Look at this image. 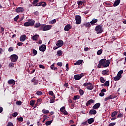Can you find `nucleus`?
<instances>
[{
  "label": "nucleus",
  "instance_id": "obj_1",
  "mask_svg": "<svg viewBox=\"0 0 126 126\" xmlns=\"http://www.w3.org/2000/svg\"><path fill=\"white\" fill-rule=\"evenodd\" d=\"M111 63V61L110 60H108L106 61V59H101L99 61V63L103 66V67H108L109 65H110V63Z\"/></svg>",
  "mask_w": 126,
  "mask_h": 126
},
{
  "label": "nucleus",
  "instance_id": "obj_2",
  "mask_svg": "<svg viewBox=\"0 0 126 126\" xmlns=\"http://www.w3.org/2000/svg\"><path fill=\"white\" fill-rule=\"evenodd\" d=\"M123 73H124L123 70H121L119 71L117 74V75L114 78V80H115V81H118V80H120V79L122 78V74H123Z\"/></svg>",
  "mask_w": 126,
  "mask_h": 126
},
{
  "label": "nucleus",
  "instance_id": "obj_3",
  "mask_svg": "<svg viewBox=\"0 0 126 126\" xmlns=\"http://www.w3.org/2000/svg\"><path fill=\"white\" fill-rule=\"evenodd\" d=\"M53 26L52 25H42L41 28V30L42 31H48V30H50Z\"/></svg>",
  "mask_w": 126,
  "mask_h": 126
},
{
  "label": "nucleus",
  "instance_id": "obj_4",
  "mask_svg": "<svg viewBox=\"0 0 126 126\" xmlns=\"http://www.w3.org/2000/svg\"><path fill=\"white\" fill-rule=\"evenodd\" d=\"M95 31H96L97 34H100L103 32V27L102 26H97L95 27Z\"/></svg>",
  "mask_w": 126,
  "mask_h": 126
},
{
  "label": "nucleus",
  "instance_id": "obj_5",
  "mask_svg": "<svg viewBox=\"0 0 126 126\" xmlns=\"http://www.w3.org/2000/svg\"><path fill=\"white\" fill-rule=\"evenodd\" d=\"M35 24V21L32 20L30 22H27L24 24V26L28 27V26H33Z\"/></svg>",
  "mask_w": 126,
  "mask_h": 126
},
{
  "label": "nucleus",
  "instance_id": "obj_6",
  "mask_svg": "<svg viewBox=\"0 0 126 126\" xmlns=\"http://www.w3.org/2000/svg\"><path fill=\"white\" fill-rule=\"evenodd\" d=\"M10 59L11 62L15 63V62H16L18 59V56L15 54L12 55L10 56Z\"/></svg>",
  "mask_w": 126,
  "mask_h": 126
},
{
  "label": "nucleus",
  "instance_id": "obj_7",
  "mask_svg": "<svg viewBox=\"0 0 126 126\" xmlns=\"http://www.w3.org/2000/svg\"><path fill=\"white\" fill-rule=\"evenodd\" d=\"M76 24H80L81 23V17L79 15H76L75 17Z\"/></svg>",
  "mask_w": 126,
  "mask_h": 126
},
{
  "label": "nucleus",
  "instance_id": "obj_8",
  "mask_svg": "<svg viewBox=\"0 0 126 126\" xmlns=\"http://www.w3.org/2000/svg\"><path fill=\"white\" fill-rule=\"evenodd\" d=\"M83 75H84L83 73H82L80 75H75L74 76V79L75 80H79V79H81V77H82V76H83Z\"/></svg>",
  "mask_w": 126,
  "mask_h": 126
},
{
  "label": "nucleus",
  "instance_id": "obj_9",
  "mask_svg": "<svg viewBox=\"0 0 126 126\" xmlns=\"http://www.w3.org/2000/svg\"><path fill=\"white\" fill-rule=\"evenodd\" d=\"M46 45L42 44L39 47V51H40V52H45V51H46Z\"/></svg>",
  "mask_w": 126,
  "mask_h": 126
},
{
  "label": "nucleus",
  "instance_id": "obj_10",
  "mask_svg": "<svg viewBox=\"0 0 126 126\" xmlns=\"http://www.w3.org/2000/svg\"><path fill=\"white\" fill-rule=\"evenodd\" d=\"M24 11V8L22 7H19L16 8V12L19 13V12H23Z\"/></svg>",
  "mask_w": 126,
  "mask_h": 126
},
{
  "label": "nucleus",
  "instance_id": "obj_11",
  "mask_svg": "<svg viewBox=\"0 0 126 126\" xmlns=\"http://www.w3.org/2000/svg\"><path fill=\"white\" fill-rule=\"evenodd\" d=\"M63 45V40H59L57 41L56 45L59 47V48H61Z\"/></svg>",
  "mask_w": 126,
  "mask_h": 126
},
{
  "label": "nucleus",
  "instance_id": "obj_12",
  "mask_svg": "<svg viewBox=\"0 0 126 126\" xmlns=\"http://www.w3.org/2000/svg\"><path fill=\"white\" fill-rule=\"evenodd\" d=\"M72 28L71 26L69 24L66 25L64 28V31H69Z\"/></svg>",
  "mask_w": 126,
  "mask_h": 126
},
{
  "label": "nucleus",
  "instance_id": "obj_13",
  "mask_svg": "<svg viewBox=\"0 0 126 126\" xmlns=\"http://www.w3.org/2000/svg\"><path fill=\"white\" fill-rule=\"evenodd\" d=\"M100 105L101 104H100V103H96L93 106V109H94V110H97V109L100 107Z\"/></svg>",
  "mask_w": 126,
  "mask_h": 126
},
{
  "label": "nucleus",
  "instance_id": "obj_14",
  "mask_svg": "<svg viewBox=\"0 0 126 126\" xmlns=\"http://www.w3.org/2000/svg\"><path fill=\"white\" fill-rule=\"evenodd\" d=\"M26 40V35L25 34L22 35L20 37V41L21 42H24Z\"/></svg>",
  "mask_w": 126,
  "mask_h": 126
},
{
  "label": "nucleus",
  "instance_id": "obj_15",
  "mask_svg": "<svg viewBox=\"0 0 126 126\" xmlns=\"http://www.w3.org/2000/svg\"><path fill=\"white\" fill-rule=\"evenodd\" d=\"M102 74L103 75H109V74H110V71H109V70H103L102 72Z\"/></svg>",
  "mask_w": 126,
  "mask_h": 126
},
{
  "label": "nucleus",
  "instance_id": "obj_16",
  "mask_svg": "<svg viewBox=\"0 0 126 126\" xmlns=\"http://www.w3.org/2000/svg\"><path fill=\"white\" fill-rule=\"evenodd\" d=\"M120 2H121V0H115L113 4V6H114V7L118 6V5H119L120 4Z\"/></svg>",
  "mask_w": 126,
  "mask_h": 126
},
{
  "label": "nucleus",
  "instance_id": "obj_17",
  "mask_svg": "<svg viewBox=\"0 0 126 126\" xmlns=\"http://www.w3.org/2000/svg\"><path fill=\"white\" fill-rule=\"evenodd\" d=\"M83 62V60H78V61L76 62V63H74V65H80V64H81V63H82Z\"/></svg>",
  "mask_w": 126,
  "mask_h": 126
},
{
  "label": "nucleus",
  "instance_id": "obj_18",
  "mask_svg": "<svg viewBox=\"0 0 126 126\" xmlns=\"http://www.w3.org/2000/svg\"><path fill=\"white\" fill-rule=\"evenodd\" d=\"M90 115H96L97 114V111L94 109H92L89 112Z\"/></svg>",
  "mask_w": 126,
  "mask_h": 126
},
{
  "label": "nucleus",
  "instance_id": "obj_19",
  "mask_svg": "<svg viewBox=\"0 0 126 126\" xmlns=\"http://www.w3.org/2000/svg\"><path fill=\"white\" fill-rule=\"evenodd\" d=\"M94 103V101L93 99H90L86 103V106H89V105H91V104H93Z\"/></svg>",
  "mask_w": 126,
  "mask_h": 126
},
{
  "label": "nucleus",
  "instance_id": "obj_20",
  "mask_svg": "<svg viewBox=\"0 0 126 126\" xmlns=\"http://www.w3.org/2000/svg\"><path fill=\"white\" fill-rule=\"evenodd\" d=\"M97 22H98V20L97 19H94L90 22V23L92 25H93L94 24H95V23H97Z\"/></svg>",
  "mask_w": 126,
  "mask_h": 126
},
{
  "label": "nucleus",
  "instance_id": "obj_21",
  "mask_svg": "<svg viewBox=\"0 0 126 126\" xmlns=\"http://www.w3.org/2000/svg\"><path fill=\"white\" fill-rule=\"evenodd\" d=\"M31 81H32V82H33V84L34 85H37V84H38V80H36L35 79V78H33L32 80H31Z\"/></svg>",
  "mask_w": 126,
  "mask_h": 126
},
{
  "label": "nucleus",
  "instance_id": "obj_22",
  "mask_svg": "<svg viewBox=\"0 0 126 126\" xmlns=\"http://www.w3.org/2000/svg\"><path fill=\"white\" fill-rule=\"evenodd\" d=\"M86 88L88 89V90H92L93 89V85H92V83H90V85L88 87H87Z\"/></svg>",
  "mask_w": 126,
  "mask_h": 126
},
{
  "label": "nucleus",
  "instance_id": "obj_23",
  "mask_svg": "<svg viewBox=\"0 0 126 126\" xmlns=\"http://www.w3.org/2000/svg\"><path fill=\"white\" fill-rule=\"evenodd\" d=\"M110 99H114V97L112 95H110L109 96L106 97L104 99V101H108V100H110Z\"/></svg>",
  "mask_w": 126,
  "mask_h": 126
},
{
  "label": "nucleus",
  "instance_id": "obj_24",
  "mask_svg": "<svg viewBox=\"0 0 126 126\" xmlns=\"http://www.w3.org/2000/svg\"><path fill=\"white\" fill-rule=\"evenodd\" d=\"M8 83L9 84H15V81L13 79H11L8 81Z\"/></svg>",
  "mask_w": 126,
  "mask_h": 126
},
{
  "label": "nucleus",
  "instance_id": "obj_25",
  "mask_svg": "<svg viewBox=\"0 0 126 126\" xmlns=\"http://www.w3.org/2000/svg\"><path fill=\"white\" fill-rule=\"evenodd\" d=\"M117 115H118V111H115L112 112V113L111 114V117L112 118H114V117H116V116H117Z\"/></svg>",
  "mask_w": 126,
  "mask_h": 126
},
{
  "label": "nucleus",
  "instance_id": "obj_26",
  "mask_svg": "<svg viewBox=\"0 0 126 126\" xmlns=\"http://www.w3.org/2000/svg\"><path fill=\"white\" fill-rule=\"evenodd\" d=\"M94 122V119L93 118H91L88 120V123L89 124V125H91L92 123Z\"/></svg>",
  "mask_w": 126,
  "mask_h": 126
},
{
  "label": "nucleus",
  "instance_id": "obj_27",
  "mask_svg": "<svg viewBox=\"0 0 126 126\" xmlns=\"http://www.w3.org/2000/svg\"><path fill=\"white\" fill-rule=\"evenodd\" d=\"M38 37H39L38 35H35L32 36V39L34 41H37L38 40Z\"/></svg>",
  "mask_w": 126,
  "mask_h": 126
},
{
  "label": "nucleus",
  "instance_id": "obj_28",
  "mask_svg": "<svg viewBox=\"0 0 126 126\" xmlns=\"http://www.w3.org/2000/svg\"><path fill=\"white\" fill-rule=\"evenodd\" d=\"M57 56H59V57H61V56L63 55V52H62V50H59L57 51Z\"/></svg>",
  "mask_w": 126,
  "mask_h": 126
},
{
  "label": "nucleus",
  "instance_id": "obj_29",
  "mask_svg": "<svg viewBox=\"0 0 126 126\" xmlns=\"http://www.w3.org/2000/svg\"><path fill=\"white\" fill-rule=\"evenodd\" d=\"M42 112L43 114H49V113H50L49 110H46V109H43L42 110Z\"/></svg>",
  "mask_w": 126,
  "mask_h": 126
},
{
  "label": "nucleus",
  "instance_id": "obj_30",
  "mask_svg": "<svg viewBox=\"0 0 126 126\" xmlns=\"http://www.w3.org/2000/svg\"><path fill=\"white\" fill-rule=\"evenodd\" d=\"M103 85H104V86H109V85H110V81H106L105 83L103 84Z\"/></svg>",
  "mask_w": 126,
  "mask_h": 126
},
{
  "label": "nucleus",
  "instance_id": "obj_31",
  "mask_svg": "<svg viewBox=\"0 0 126 126\" xmlns=\"http://www.w3.org/2000/svg\"><path fill=\"white\" fill-rule=\"evenodd\" d=\"M40 26H41V24H40V23H36L34 25L35 28H39V27H40Z\"/></svg>",
  "mask_w": 126,
  "mask_h": 126
},
{
  "label": "nucleus",
  "instance_id": "obj_32",
  "mask_svg": "<svg viewBox=\"0 0 126 126\" xmlns=\"http://www.w3.org/2000/svg\"><path fill=\"white\" fill-rule=\"evenodd\" d=\"M102 53H103V49H100L97 52V55L98 56H100V55H101L102 54Z\"/></svg>",
  "mask_w": 126,
  "mask_h": 126
},
{
  "label": "nucleus",
  "instance_id": "obj_33",
  "mask_svg": "<svg viewBox=\"0 0 126 126\" xmlns=\"http://www.w3.org/2000/svg\"><path fill=\"white\" fill-rule=\"evenodd\" d=\"M52 123H53V120L48 121H47V122L45 123V124H46L47 126H50V125H51V124H52Z\"/></svg>",
  "mask_w": 126,
  "mask_h": 126
},
{
  "label": "nucleus",
  "instance_id": "obj_34",
  "mask_svg": "<svg viewBox=\"0 0 126 126\" xmlns=\"http://www.w3.org/2000/svg\"><path fill=\"white\" fill-rule=\"evenodd\" d=\"M30 105L32 106L35 105V100H31L30 102Z\"/></svg>",
  "mask_w": 126,
  "mask_h": 126
},
{
  "label": "nucleus",
  "instance_id": "obj_35",
  "mask_svg": "<svg viewBox=\"0 0 126 126\" xmlns=\"http://www.w3.org/2000/svg\"><path fill=\"white\" fill-rule=\"evenodd\" d=\"M85 26L86 27H88V28L91 27V24H90V22H88L86 24H85Z\"/></svg>",
  "mask_w": 126,
  "mask_h": 126
},
{
  "label": "nucleus",
  "instance_id": "obj_36",
  "mask_svg": "<svg viewBox=\"0 0 126 126\" xmlns=\"http://www.w3.org/2000/svg\"><path fill=\"white\" fill-rule=\"evenodd\" d=\"M57 22V20L56 19L52 20V21L49 22L50 24H55Z\"/></svg>",
  "mask_w": 126,
  "mask_h": 126
},
{
  "label": "nucleus",
  "instance_id": "obj_37",
  "mask_svg": "<svg viewBox=\"0 0 126 126\" xmlns=\"http://www.w3.org/2000/svg\"><path fill=\"white\" fill-rule=\"evenodd\" d=\"M91 83L89 82V83H85L83 84V86H84L85 87L87 86V87H88L90 85V84Z\"/></svg>",
  "mask_w": 126,
  "mask_h": 126
},
{
  "label": "nucleus",
  "instance_id": "obj_38",
  "mask_svg": "<svg viewBox=\"0 0 126 126\" xmlns=\"http://www.w3.org/2000/svg\"><path fill=\"white\" fill-rule=\"evenodd\" d=\"M79 93L81 95V96H82V95H83V94H84V92H83V90H82L81 89L79 91Z\"/></svg>",
  "mask_w": 126,
  "mask_h": 126
},
{
  "label": "nucleus",
  "instance_id": "obj_39",
  "mask_svg": "<svg viewBox=\"0 0 126 126\" xmlns=\"http://www.w3.org/2000/svg\"><path fill=\"white\" fill-rule=\"evenodd\" d=\"M100 81L101 83H104L105 82V79L101 77L100 78Z\"/></svg>",
  "mask_w": 126,
  "mask_h": 126
},
{
  "label": "nucleus",
  "instance_id": "obj_40",
  "mask_svg": "<svg viewBox=\"0 0 126 126\" xmlns=\"http://www.w3.org/2000/svg\"><path fill=\"white\" fill-rule=\"evenodd\" d=\"M37 50L35 49H33L32 54H33L34 56H36V55H37Z\"/></svg>",
  "mask_w": 126,
  "mask_h": 126
},
{
  "label": "nucleus",
  "instance_id": "obj_41",
  "mask_svg": "<svg viewBox=\"0 0 126 126\" xmlns=\"http://www.w3.org/2000/svg\"><path fill=\"white\" fill-rule=\"evenodd\" d=\"M37 2H39V0H33L32 4L33 5H35V4H36V3H37Z\"/></svg>",
  "mask_w": 126,
  "mask_h": 126
},
{
  "label": "nucleus",
  "instance_id": "obj_42",
  "mask_svg": "<svg viewBox=\"0 0 126 126\" xmlns=\"http://www.w3.org/2000/svg\"><path fill=\"white\" fill-rule=\"evenodd\" d=\"M42 3H43V2H40L34 5L35 6H41V5H42Z\"/></svg>",
  "mask_w": 126,
  "mask_h": 126
},
{
  "label": "nucleus",
  "instance_id": "obj_43",
  "mask_svg": "<svg viewBox=\"0 0 126 126\" xmlns=\"http://www.w3.org/2000/svg\"><path fill=\"white\" fill-rule=\"evenodd\" d=\"M36 94L38 95V96H41V95H42V93L41 91H38L36 92Z\"/></svg>",
  "mask_w": 126,
  "mask_h": 126
},
{
  "label": "nucleus",
  "instance_id": "obj_44",
  "mask_svg": "<svg viewBox=\"0 0 126 126\" xmlns=\"http://www.w3.org/2000/svg\"><path fill=\"white\" fill-rule=\"evenodd\" d=\"M9 67H13L14 66V63H11L9 64Z\"/></svg>",
  "mask_w": 126,
  "mask_h": 126
},
{
  "label": "nucleus",
  "instance_id": "obj_45",
  "mask_svg": "<svg viewBox=\"0 0 126 126\" xmlns=\"http://www.w3.org/2000/svg\"><path fill=\"white\" fill-rule=\"evenodd\" d=\"M64 110H65V107L64 106L62 107L61 109H60V111L61 112H62V113L64 111Z\"/></svg>",
  "mask_w": 126,
  "mask_h": 126
},
{
  "label": "nucleus",
  "instance_id": "obj_46",
  "mask_svg": "<svg viewBox=\"0 0 126 126\" xmlns=\"http://www.w3.org/2000/svg\"><path fill=\"white\" fill-rule=\"evenodd\" d=\"M8 52H13V47H11L8 49Z\"/></svg>",
  "mask_w": 126,
  "mask_h": 126
},
{
  "label": "nucleus",
  "instance_id": "obj_47",
  "mask_svg": "<svg viewBox=\"0 0 126 126\" xmlns=\"http://www.w3.org/2000/svg\"><path fill=\"white\" fill-rule=\"evenodd\" d=\"M123 117H124V115L122 113H120L118 114L117 118H123Z\"/></svg>",
  "mask_w": 126,
  "mask_h": 126
},
{
  "label": "nucleus",
  "instance_id": "obj_48",
  "mask_svg": "<svg viewBox=\"0 0 126 126\" xmlns=\"http://www.w3.org/2000/svg\"><path fill=\"white\" fill-rule=\"evenodd\" d=\"M18 121H19V122H23V118L22 117H19L17 118Z\"/></svg>",
  "mask_w": 126,
  "mask_h": 126
},
{
  "label": "nucleus",
  "instance_id": "obj_49",
  "mask_svg": "<svg viewBox=\"0 0 126 126\" xmlns=\"http://www.w3.org/2000/svg\"><path fill=\"white\" fill-rule=\"evenodd\" d=\"M79 99V95H75L73 98V100H76Z\"/></svg>",
  "mask_w": 126,
  "mask_h": 126
},
{
  "label": "nucleus",
  "instance_id": "obj_50",
  "mask_svg": "<svg viewBox=\"0 0 126 126\" xmlns=\"http://www.w3.org/2000/svg\"><path fill=\"white\" fill-rule=\"evenodd\" d=\"M49 94L51 95V96H54V92H53V91H50L49 92Z\"/></svg>",
  "mask_w": 126,
  "mask_h": 126
},
{
  "label": "nucleus",
  "instance_id": "obj_51",
  "mask_svg": "<svg viewBox=\"0 0 126 126\" xmlns=\"http://www.w3.org/2000/svg\"><path fill=\"white\" fill-rule=\"evenodd\" d=\"M18 18H19V16H16L14 18V21H17V20H18Z\"/></svg>",
  "mask_w": 126,
  "mask_h": 126
},
{
  "label": "nucleus",
  "instance_id": "obj_52",
  "mask_svg": "<svg viewBox=\"0 0 126 126\" xmlns=\"http://www.w3.org/2000/svg\"><path fill=\"white\" fill-rule=\"evenodd\" d=\"M16 104H17V105H21V104H22V102H21V101H17L16 102Z\"/></svg>",
  "mask_w": 126,
  "mask_h": 126
},
{
  "label": "nucleus",
  "instance_id": "obj_53",
  "mask_svg": "<svg viewBox=\"0 0 126 126\" xmlns=\"http://www.w3.org/2000/svg\"><path fill=\"white\" fill-rule=\"evenodd\" d=\"M17 115H18V113H17V112H15L13 114L12 116L14 117V118H15Z\"/></svg>",
  "mask_w": 126,
  "mask_h": 126
},
{
  "label": "nucleus",
  "instance_id": "obj_54",
  "mask_svg": "<svg viewBox=\"0 0 126 126\" xmlns=\"http://www.w3.org/2000/svg\"><path fill=\"white\" fill-rule=\"evenodd\" d=\"M83 3V2H82L81 1H78V5H82Z\"/></svg>",
  "mask_w": 126,
  "mask_h": 126
},
{
  "label": "nucleus",
  "instance_id": "obj_55",
  "mask_svg": "<svg viewBox=\"0 0 126 126\" xmlns=\"http://www.w3.org/2000/svg\"><path fill=\"white\" fill-rule=\"evenodd\" d=\"M104 95H105V93L102 92L99 94V96H100V97H103V96H104Z\"/></svg>",
  "mask_w": 126,
  "mask_h": 126
},
{
  "label": "nucleus",
  "instance_id": "obj_56",
  "mask_svg": "<svg viewBox=\"0 0 126 126\" xmlns=\"http://www.w3.org/2000/svg\"><path fill=\"white\" fill-rule=\"evenodd\" d=\"M57 65H58V66H62V65H63V63L62 62L58 63Z\"/></svg>",
  "mask_w": 126,
  "mask_h": 126
},
{
  "label": "nucleus",
  "instance_id": "obj_57",
  "mask_svg": "<svg viewBox=\"0 0 126 126\" xmlns=\"http://www.w3.org/2000/svg\"><path fill=\"white\" fill-rule=\"evenodd\" d=\"M116 123H110L108 126H115Z\"/></svg>",
  "mask_w": 126,
  "mask_h": 126
},
{
  "label": "nucleus",
  "instance_id": "obj_58",
  "mask_svg": "<svg viewBox=\"0 0 126 126\" xmlns=\"http://www.w3.org/2000/svg\"><path fill=\"white\" fill-rule=\"evenodd\" d=\"M39 67L40 68H42L43 69H44L45 66L43 65L42 64H39Z\"/></svg>",
  "mask_w": 126,
  "mask_h": 126
},
{
  "label": "nucleus",
  "instance_id": "obj_59",
  "mask_svg": "<svg viewBox=\"0 0 126 126\" xmlns=\"http://www.w3.org/2000/svg\"><path fill=\"white\" fill-rule=\"evenodd\" d=\"M82 125H83V126H86V125H87V121H85L84 122H83L82 123Z\"/></svg>",
  "mask_w": 126,
  "mask_h": 126
},
{
  "label": "nucleus",
  "instance_id": "obj_60",
  "mask_svg": "<svg viewBox=\"0 0 126 126\" xmlns=\"http://www.w3.org/2000/svg\"><path fill=\"white\" fill-rule=\"evenodd\" d=\"M65 67H66V71H68V63L66 64Z\"/></svg>",
  "mask_w": 126,
  "mask_h": 126
},
{
  "label": "nucleus",
  "instance_id": "obj_61",
  "mask_svg": "<svg viewBox=\"0 0 126 126\" xmlns=\"http://www.w3.org/2000/svg\"><path fill=\"white\" fill-rule=\"evenodd\" d=\"M22 45H23V43H22V42H18V43H17V45L18 46H22Z\"/></svg>",
  "mask_w": 126,
  "mask_h": 126
},
{
  "label": "nucleus",
  "instance_id": "obj_62",
  "mask_svg": "<svg viewBox=\"0 0 126 126\" xmlns=\"http://www.w3.org/2000/svg\"><path fill=\"white\" fill-rule=\"evenodd\" d=\"M62 113H63L64 115H67V112L65 110H64Z\"/></svg>",
  "mask_w": 126,
  "mask_h": 126
},
{
  "label": "nucleus",
  "instance_id": "obj_63",
  "mask_svg": "<svg viewBox=\"0 0 126 126\" xmlns=\"http://www.w3.org/2000/svg\"><path fill=\"white\" fill-rule=\"evenodd\" d=\"M50 103H55V99H50Z\"/></svg>",
  "mask_w": 126,
  "mask_h": 126
},
{
  "label": "nucleus",
  "instance_id": "obj_64",
  "mask_svg": "<svg viewBox=\"0 0 126 126\" xmlns=\"http://www.w3.org/2000/svg\"><path fill=\"white\" fill-rule=\"evenodd\" d=\"M41 5H42L43 7H45V6L46 5V2H43V3H42Z\"/></svg>",
  "mask_w": 126,
  "mask_h": 126
}]
</instances>
